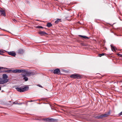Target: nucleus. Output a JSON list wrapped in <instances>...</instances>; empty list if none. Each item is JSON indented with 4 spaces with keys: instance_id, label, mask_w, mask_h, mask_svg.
Wrapping results in <instances>:
<instances>
[{
    "instance_id": "c85d7f7f",
    "label": "nucleus",
    "mask_w": 122,
    "mask_h": 122,
    "mask_svg": "<svg viewBox=\"0 0 122 122\" xmlns=\"http://www.w3.org/2000/svg\"><path fill=\"white\" fill-rule=\"evenodd\" d=\"M1 89V87H0V90Z\"/></svg>"
},
{
    "instance_id": "412c9836",
    "label": "nucleus",
    "mask_w": 122,
    "mask_h": 122,
    "mask_svg": "<svg viewBox=\"0 0 122 122\" xmlns=\"http://www.w3.org/2000/svg\"><path fill=\"white\" fill-rule=\"evenodd\" d=\"M49 118H47L45 119H43V120L45 121H48V122L49 121Z\"/></svg>"
},
{
    "instance_id": "6ab92c4d",
    "label": "nucleus",
    "mask_w": 122,
    "mask_h": 122,
    "mask_svg": "<svg viewBox=\"0 0 122 122\" xmlns=\"http://www.w3.org/2000/svg\"><path fill=\"white\" fill-rule=\"evenodd\" d=\"M102 118V115H100L98 116H96L95 117V118H96L97 119H100Z\"/></svg>"
},
{
    "instance_id": "5701e85b",
    "label": "nucleus",
    "mask_w": 122,
    "mask_h": 122,
    "mask_svg": "<svg viewBox=\"0 0 122 122\" xmlns=\"http://www.w3.org/2000/svg\"><path fill=\"white\" fill-rule=\"evenodd\" d=\"M117 55L118 56H119L120 57H122V55L120 54L119 53L117 54Z\"/></svg>"
},
{
    "instance_id": "ddd939ff",
    "label": "nucleus",
    "mask_w": 122,
    "mask_h": 122,
    "mask_svg": "<svg viewBox=\"0 0 122 122\" xmlns=\"http://www.w3.org/2000/svg\"><path fill=\"white\" fill-rule=\"evenodd\" d=\"M18 52L19 54H23L24 52V51L22 49H20L18 50Z\"/></svg>"
},
{
    "instance_id": "b1692460",
    "label": "nucleus",
    "mask_w": 122,
    "mask_h": 122,
    "mask_svg": "<svg viewBox=\"0 0 122 122\" xmlns=\"http://www.w3.org/2000/svg\"><path fill=\"white\" fill-rule=\"evenodd\" d=\"M4 53V52L3 51L0 50V54H2V53Z\"/></svg>"
},
{
    "instance_id": "0eeeda50",
    "label": "nucleus",
    "mask_w": 122,
    "mask_h": 122,
    "mask_svg": "<svg viewBox=\"0 0 122 122\" xmlns=\"http://www.w3.org/2000/svg\"><path fill=\"white\" fill-rule=\"evenodd\" d=\"M0 14L2 16L5 17L6 16L5 10H3L2 9L0 10Z\"/></svg>"
},
{
    "instance_id": "9d476101",
    "label": "nucleus",
    "mask_w": 122,
    "mask_h": 122,
    "mask_svg": "<svg viewBox=\"0 0 122 122\" xmlns=\"http://www.w3.org/2000/svg\"><path fill=\"white\" fill-rule=\"evenodd\" d=\"M8 53L10 55L13 56H15L16 54L15 52L13 51L8 52Z\"/></svg>"
},
{
    "instance_id": "c756f323",
    "label": "nucleus",
    "mask_w": 122,
    "mask_h": 122,
    "mask_svg": "<svg viewBox=\"0 0 122 122\" xmlns=\"http://www.w3.org/2000/svg\"><path fill=\"white\" fill-rule=\"evenodd\" d=\"M15 20H13V21H15Z\"/></svg>"
},
{
    "instance_id": "f03ea898",
    "label": "nucleus",
    "mask_w": 122,
    "mask_h": 122,
    "mask_svg": "<svg viewBox=\"0 0 122 122\" xmlns=\"http://www.w3.org/2000/svg\"><path fill=\"white\" fill-rule=\"evenodd\" d=\"M25 73L22 74V76L24 77L23 79L25 80V81H27L28 80V78L26 77L27 76H30L32 75V73L31 72L28 71H26L24 72Z\"/></svg>"
},
{
    "instance_id": "39448f33",
    "label": "nucleus",
    "mask_w": 122,
    "mask_h": 122,
    "mask_svg": "<svg viewBox=\"0 0 122 122\" xmlns=\"http://www.w3.org/2000/svg\"><path fill=\"white\" fill-rule=\"evenodd\" d=\"M60 71L59 69H56L54 70L53 73L54 74L59 75L60 74Z\"/></svg>"
},
{
    "instance_id": "bb28decb",
    "label": "nucleus",
    "mask_w": 122,
    "mask_h": 122,
    "mask_svg": "<svg viewBox=\"0 0 122 122\" xmlns=\"http://www.w3.org/2000/svg\"><path fill=\"white\" fill-rule=\"evenodd\" d=\"M35 101V100H30L29 102H33L34 101Z\"/></svg>"
},
{
    "instance_id": "dca6fc26",
    "label": "nucleus",
    "mask_w": 122,
    "mask_h": 122,
    "mask_svg": "<svg viewBox=\"0 0 122 122\" xmlns=\"http://www.w3.org/2000/svg\"><path fill=\"white\" fill-rule=\"evenodd\" d=\"M55 121V119H54L52 118H51V119L49 118V122H54Z\"/></svg>"
},
{
    "instance_id": "20e7f679",
    "label": "nucleus",
    "mask_w": 122,
    "mask_h": 122,
    "mask_svg": "<svg viewBox=\"0 0 122 122\" xmlns=\"http://www.w3.org/2000/svg\"><path fill=\"white\" fill-rule=\"evenodd\" d=\"M81 77V76L79 75L74 74L71 75L70 76V77L72 78L79 79Z\"/></svg>"
},
{
    "instance_id": "f3484780",
    "label": "nucleus",
    "mask_w": 122,
    "mask_h": 122,
    "mask_svg": "<svg viewBox=\"0 0 122 122\" xmlns=\"http://www.w3.org/2000/svg\"><path fill=\"white\" fill-rule=\"evenodd\" d=\"M13 104H19V105H21L22 104V103H18V102L17 101H16L15 102H13Z\"/></svg>"
},
{
    "instance_id": "2eb2a0df",
    "label": "nucleus",
    "mask_w": 122,
    "mask_h": 122,
    "mask_svg": "<svg viewBox=\"0 0 122 122\" xmlns=\"http://www.w3.org/2000/svg\"><path fill=\"white\" fill-rule=\"evenodd\" d=\"M52 25L51 23H47L46 26L48 27H50Z\"/></svg>"
},
{
    "instance_id": "f257e3e1",
    "label": "nucleus",
    "mask_w": 122,
    "mask_h": 122,
    "mask_svg": "<svg viewBox=\"0 0 122 122\" xmlns=\"http://www.w3.org/2000/svg\"><path fill=\"white\" fill-rule=\"evenodd\" d=\"M26 70H21L16 69L15 70H11L7 71H4V72H8V73H10V71L11 72L14 73H20L21 72H25Z\"/></svg>"
},
{
    "instance_id": "4be33fe9",
    "label": "nucleus",
    "mask_w": 122,
    "mask_h": 122,
    "mask_svg": "<svg viewBox=\"0 0 122 122\" xmlns=\"http://www.w3.org/2000/svg\"><path fill=\"white\" fill-rule=\"evenodd\" d=\"M104 53H102L101 54H99V56L100 57H101L102 56H104Z\"/></svg>"
},
{
    "instance_id": "6e6552de",
    "label": "nucleus",
    "mask_w": 122,
    "mask_h": 122,
    "mask_svg": "<svg viewBox=\"0 0 122 122\" xmlns=\"http://www.w3.org/2000/svg\"><path fill=\"white\" fill-rule=\"evenodd\" d=\"M8 78V76L6 74H4L3 75V78H2V79H3V80H5V79L7 80L8 81H8V79H7Z\"/></svg>"
},
{
    "instance_id": "393cba45",
    "label": "nucleus",
    "mask_w": 122,
    "mask_h": 122,
    "mask_svg": "<svg viewBox=\"0 0 122 122\" xmlns=\"http://www.w3.org/2000/svg\"><path fill=\"white\" fill-rule=\"evenodd\" d=\"M122 115V111L118 114V115L119 116H120L121 115Z\"/></svg>"
},
{
    "instance_id": "aec40b11",
    "label": "nucleus",
    "mask_w": 122,
    "mask_h": 122,
    "mask_svg": "<svg viewBox=\"0 0 122 122\" xmlns=\"http://www.w3.org/2000/svg\"><path fill=\"white\" fill-rule=\"evenodd\" d=\"M36 28H44V27L42 26H36Z\"/></svg>"
},
{
    "instance_id": "f8f14e48",
    "label": "nucleus",
    "mask_w": 122,
    "mask_h": 122,
    "mask_svg": "<svg viewBox=\"0 0 122 122\" xmlns=\"http://www.w3.org/2000/svg\"><path fill=\"white\" fill-rule=\"evenodd\" d=\"M110 113V112H108V113H106L105 114H102V118L103 117H108V115Z\"/></svg>"
},
{
    "instance_id": "a878e982",
    "label": "nucleus",
    "mask_w": 122,
    "mask_h": 122,
    "mask_svg": "<svg viewBox=\"0 0 122 122\" xmlns=\"http://www.w3.org/2000/svg\"><path fill=\"white\" fill-rule=\"evenodd\" d=\"M37 86H39V87H42V86L40 85L39 84H38L37 85Z\"/></svg>"
},
{
    "instance_id": "9b49d317",
    "label": "nucleus",
    "mask_w": 122,
    "mask_h": 122,
    "mask_svg": "<svg viewBox=\"0 0 122 122\" xmlns=\"http://www.w3.org/2000/svg\"><path fill=\"white\" fill-rule=\"evenodd\" d=\"M111 46L112 50L113 51H115L116 50H117V49L112 45H111Z\"/></svg>"
},
{
    "instance_id": "7ed1b4c3",
    "label": "nucleus",
    "mask_w": 122,
    "mask_h": 122,
    "mask_svg": "<svg viewBox=\"0 0 122 122\" xmlns=\"http://www.w3.org/2000/svg\"><path fill=\"white\" fill-rule=\"evenodd\" d=\"M29 87H25L22 86L20 87H17L16 89L18 92H22L28 90Z\"/></svg>"
},
{
    "instance_id": "a211bd4d",
    "label": "nucleus",
    "mask_w": 122,
    "mask_h": 122,
    "mask_svg": "<svg viewBox=\"0 0 122 122\" xmlns=\"http://www.w3.org/2000/svg\"><path fill=\"white\" fill-rule=\"evenodd\" d=\"M61 20V19H58L57 20L55 21V23L57 24Z\"/></svg>"
},
{
    "instance_id": "4468645a",
    "label": "nucleus",
    "mask_w": 122,
    "mask_h": 122,
    "mask_svg": "<svg viewBox=\"0 0 122 122\" xmlns=\"http://www.w3.org/2000/svg\"><path fill=\"white\" fill-rule=\"evenodd\" d=\"M79 36L80 37H81V38H83L84 39H88L89 38L85 36H83L81 35H79Z\"/></svg>"
},
{
    "instance_id": "423d86ee",
    "label": "nucleus",
    "mask_w": 122,
    "mask_h": 122,
    "mask_svg": "<svg viewBox=\"0 0 122 122\" xmlns=\"http://www.w3.org/2000/svg\"><path fill=\"white\" fill-rule=\"evenodd\" d=\"M7 80L5 79V80H3V79H2V78H0V84H4L7 83Z\"/></svg>"
},
{
    "instance_id": "1a4fd4ad",
    "label": "nucleus",
    "mask_w": 122,
    "mask_h": 122,
    "mask_svg": "<svg viewBox=\"0 0 122 122\" xmlns=\"http://www.w3.org/2000/svg\"><path fill=\"white\" fill-rule=\"evenodd\" d=\"M38 33L41 36L47 34V33L44 31H40L38 32Z\"/></svg>"
},
{
    "instance_id": "7c9ffc66",
    "label": "nucleus",
    "mask_w": 122,
    "mask_h": 122,
    "mask_svg": "<svg viewBox=\"0 0 122 122\" xmlns=\"http://www.w3.org/2000/svg\"><path fill=\"white\" fill-rule=\"evenodd\" d=\"M120 20H122V19H120Z\"/></svg>"
},
{
    "instance_id": "cd10ccee",
    "label": "nucleus",
    "mask_w": 122,
    "mask_h": 122,
    "mask_svg": "<svg viewBox=\"0 0 122 122\" xmlns=\"http://www.w3.org/2000/svg\"><path fill=\"white\" fill-rule=\"evenodd\" d=\"M3 67V68H2V69H8V68H4L3 67Z\"/></svg>"
}]
</instances>
